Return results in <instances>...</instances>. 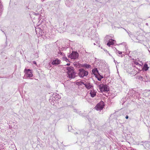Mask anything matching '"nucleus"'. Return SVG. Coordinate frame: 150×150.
<instances>
[{"instance_id": "nucleus-15", "label": "nucleus", "mask_w": 150, "mask_h": 150, "mask_svg": "<svg viewBox=\"0 0 150 150\" xmlns=\"http://www.w3.org/2000/svg\"><path fill=\"white\" fill-rule=\"evenodd\" d=\"M144 79L145 81L148 82L150 81V79H149V76L146 75L145 76L144 78Z\"/></svg>"}, {"instance_id": "nucleus-29", "label": "nucleus", "mask_w": 150, "mask_h": 150, "mask_svg": "<svg viewBox=\"0 0 150 150\" xmlns=\"http://www.w3.org/2000/svg\"><path fill=\"white\" fill-rule=\"evenodd\" d=\"M74 112H76V109H74Z\"/></svg>"}, {"instance_id": "nucleus-12", "label": "nucleus", "mask_w": 150, "mask_h": 150, "mask_svg": "<svg viewBox=\"0 0 150 150\" xmlns=\"http://www.w3.org/2000/svg\"><path fill=\"white\" fill-rule=\"evenodd\" d=\"M90 93L92 97H94L96 96V93L94 91H91Z\"/></svg>"}, {"instance_id": "nucleus-23", "label": "nucleus", "mask_w": 150, "mask_h": 150, "mask_svg": "<svg viewBox=\"0 0 150 150\" xmlns=\"http://www.w3.org/2000/svg\"><path fill=\"white\" fill-rule=\"evenodd\" d=\"M117 52L119 53V54H122V52H121L119 51H117Z\"/></svg>"}, {"instance_id": "nucleus-14", "label": "nucleus", "mask_w": 150, "mask_h": 150, "mask_svg": "<svg viewBox=\"0 0 150 150\" xmlns=\"http://www.w3.org/2000/svg\"><path fill=\"white\" fill-rule=\"evenodd\" d=\"M92 72L94 74L97 73H98V70L97 69V68L93 69L92 70Z\"/></svg>"}, {"instance_id": "nucleus-19", "label": "nucleus", "mask_w": 150, "mask_h": 150, "mask_svg": "<svg viewBox=\"0 0 150 150\" xmlns=\"http://www.w3.org/2000/svg\"><path fill=\"white\" fill-rule=\"evenodd\" d=\"M78 84L80 85H82L83 84L84 85L85 83L83 82V81H80L78 82Z\"/></svg>"}, {"instance_id": "nucleus-10", "label": "nucleus", "mask_w": 150, "mask_h": 150, "mask_svg": "<svg viewBox=\"0 0 150 150\" xmlns=\"http://www.w3.org/2000/svg\"><path fill=\"white\" fill-rule=\"evenodd\" d=\"M114 40L112 39H110L109 42L107 43V45L110 46L111 45H112L114 44L113 41Z\"/></svg>"}, {"instance_id": "nucleus-3", "label": "nucleus", "mask_w": 150, "mask_h": 150, "mask_svg": "<svg viewBox=\"0 0 150 150\" xmlns=\"http://www.w3.org/2000/svg\"><path fill=\"white\" fill-rule=\"evenodd\" d=\"M88 74V72L85 71L83 69H79L78 75L81 77H83L85 76H86Z\"/></svg>"}, {"instance_id": "nucleus-17", "label": "nucleus", "mask_w": 150, "mask_h": 150, "mask_svg": "<svg viewBox=\"0 0 150 150\" xmlns=\"http://www.w3.org/2000/svg\"><path fill=\"white\" fill-rule=\"evenodd\" d=\"M83 66L87 68H90L91 67V66L90 65L86 64H84L83 65Z\"/></svg>"}, {"instance_id": "nucleus-7", "label": "nucleus", "mask_w": 150, "mask_h": 150, "mask_svg": "<svg viewBox=\"0 0 150 150\" xmlns=\"http://www.w3.org/2000/svg\"><path fill=\"white\" fill-rule=\"evenodd\" d=\"M52 100H57L60 98V96L57 93L54 94L52 95Z\"/></svg>"}, {"instance_id": "nucleus-26", "label": "nucleus", "mask_w": 150, "mask_h": 150, "mask_svg": "<svg viewBox=\"0 0 150 150\" xmlns=\"http://www.w3.org/2000/svg\"><path fill=\"white\" fill-rule=\"evenodd\" d=\"M33 63L34 64H36V62H35V61H33Z\"/></svg>"}, {"instance_id": "nucleus-13", "label": "nucleus", "mask_w": 150, "mask_h": 150, "mask_svg": "<svg viewBox=\"0 0 150 150\" xmlns=\"http://www.w3.org/2000/svg\"><path fill=\"white\" fill-rule=\"evenodd\" d=\"M149 67L148 66V65L147 64H145L143 68V69L145 71H147Z\"/></svg>"}, {"instance_id": "nucleus-6", "label": "nucleus", "mask_w": 150, "mask_h": 150, "mask_svg": "<svg viewBox=\"0 0 150 150\" xmlns=\"http://www.w3.org/2000/svg\"><path fill=\"white\" fill-rule=\"evenodd\" d=\"M78 56L79 54L77 52H73L68 56V57L72 59H75L78 57Z\"/></svg>"}, {"instance_id": "nucleus-27", "label": "nucleus", "mask_w": 150, "mask_h": 150, "mask_svg": "<svg viewBox=\"0 0 150 150\" xmlns=\"http://www.w3.org/2000/svg\"><path fill=\"white\" fill-rule=\"evenodd\" d=\"M108 54L109 55V56H112L108 52Z\"/></svg>"}, {"instance_id": "nucleus-30", "label": "nucleus", "mask_w": 150, "mask_h": 150, "mask_svg": "<svg viewBox=\"0 0 150 150\" xmlns=\"http://www.w3.org/2000/svg\"><path fill=\"white\" fill-rule=\"evenodd\" d=\"M78 133L77 132H76V133H75L74 134H75V135H76V134H78Z\"/></svg>"}, {"instance_id": "nucleus-24", "label": "nucleus", "mask_w": 150, "mask_h": 150, "mask_svg": "<svg viewBox=\"0 0 150 150\" xmlns=\"http://www.w3.org/2000/svg\"><path fill=\"white\" fill-rule=\"evenodd\" d=\"M59 54H60V55H62L64 56V54H63V53L62 52H60L59 53Z\"/></svg>"}, {"instance_id": "nucleus-2", "label": "nucleus", "mask_w": 150, "mask_h": 150, "mask_svg": "<svg viewBox=\"0 0 150 150\" xmlns=\"http://www.w3.org/2000/svg\"><path fill=\"white\" fill-rule=\"evenodd\" d=\"M98 86L101 92L108 91L109 90V87L106 84H100Z\"/></svg>"}, {"instance_id": "nucleus-20", "label": "nucleus", "mask_w": 150, "mask_h": 150, "mask_svg": "<svg viewBox=\"0 0 150 150\" xmlns=\"http://www.w3.org/2000/svg\"><path fill=\"white\" fill-rule=\"evenodd\" d=\"M143 77H142L141 76H140L139 77V79L140 80H143Z\"/></svg>"}, {"instance_id": "nucleus-18", "label": "nucleus", "mask_w": 150, "mask_h": 150, "mask_svg": "<svg viewBox=\"0 0 150 150\" xmlns=\"http://www.w3.org/2000/svg\"><path fill=\"white\" fill-rule=\"evenodd\" d=\"M62 59L63 60L66 61L67 62H69V59L65 56H64V57H63Z\"/></svg>"}, {"instance_id": "nucleus-22", "label": "nucleus", "mask_w": 150, "mask_h": 150, "mask_svg": "<svg viewBox=\"0 0 150 150\" xmlns=\"http://www.w3.org/2000/svg\"><path fill=\"white\" fill-rule=\"evenodd\" d=\"M109 37H110V36H108H108H107L105 38V39L106 40V39H107L108 38H109Z\"/></svg>"}, {"instance_id": "nucleus-25", "label": "nucleus", "mask_w": 150, "mask_h": 150, "mask_svg": "<svg viewBox=\"0 0 150 150\" xmlns=\"http://www.w3.org/2000/svg\"><path fill=\"white\" fill-rule=\"evenodd\" d=\"M126 119H128L129 118V117L128 115H126L125 117Z\"/></svg>"}, {"instance_id": "nucleus-5", "label": "nucleus", "mask_w": 150, "mask_h": 150, "mask_svg": "<svg viewBox=\"0 0 150 150\" xmlns=\"http://www.w3.org/2000/svg\"><path fill=\"white\" fill-rule=\"evenodd\" d=\"M24 72L25 73V75L27 77H31L33 76L32 71L30 69H25Z\"/></svg>"}, {"instance_id": "nucleus-21", "label": "nucleus", "mask_w": 150, "mask_h": 150, "mask_svg": "<svg viewBox=\"0 0 150 150\" xmlns=\"http://www.w3.org/2000/svg\"><path fill=\"white\" fill-rule=\"evenodd\" d=\"M134 63L136 65H139L140 66H141V65L140 64H139V63H138L137 62H135Z\"/></svg>"}, {"instance_id": "nucleus-9", "label": "nucleus", "mask_w": 150, "mask_h": 150, "mask_svg": "<svg viewBox=\"0 0 150 150\" xmlns=\"http://www.w3.org/2000/svg\"><path fill=\"white\" fill-rule=\"evenodd\" d=\"M84 85L85 87L88 89H89L93 88V86L92 84L89 82H86L85 83Z\"/></svg>"}, {"instance_id": "nucleus-32", "label": "nucleus", "mask_w": 150, "mask_h": 150, "mask_svg": "<svg viewBox=\"0 0 150 150\" xmlns=\"http://www.w3.org/2000/svg\"><path fill=\"white\" fill-rule=\"evenodd\" d=\"M105 51L106 52H108V51L107 50H105Z\"/></svg>"}, {"instance_id": "nucleus-8", "label": "nucleus", "mask_w": 150, "mask_h": 150, "mask_svg": "<svg viewBox=\"0 0 150 150\" xmlns=\"http://www.w3.org/2000/svg\"><path fill=\"white\" fill-rule=\"evenodd\" d=\"M60 60L57 59L55 60H52L51 64H52L54 65H58L60 64Z\"/></svg>"}, {"instance_id": "nucleus-11", "label": "nucleus", "mask_w": 150, "mask_h": 150, "mask_svg": "<svg viewBox=\"0 0 150 150\" xmlns=\"http://www.w3.org/2000/svg\"><path fill=\"white\" fill-rule=\"evenodd\" d=\"M74 3L73 1H72L70 3L68 1H67L66 2V4L69 7L71 6Z\"/></svg>"}, {"instance_id": "nucleus-33", "label": "nucleus", "mask_w": 150, "mask_h": 150, "mask_svg": "<svg viewBox=\"0 0 150 150\" xmlns=\"http://www.w3.org/2000/svg\"><path fill=\"white\" fill-rule=\"evenodd\" d=\"M94 45H96L95 43H94Z\"/></svg>"}, {"instance_id": "nucleus-31", "label": "nucleus", "mask_w": 150, "mask_h": 150, "mask_svg": "<svg viewBox=\"0 0 150 150\" xmlns=\"http://www.w3.org/2000/svg\"><path fill=\"white\" fill-rule=\"evenodd\" d=\"M146 25H148V23H146Z\"/></svg>"}, {"instance_id": "nucleus-4", "label": "nucleus", "mask_w": 150, "mask_h": 150, "mask_svg": "<svg viewBox=\"0 0 150 150\" xmlns=\"http://www.w3.org/2000/svg\"><path fill=\"white\" fill-rule=\"evenodd\" d=\"M104 103L103 101H100L95 107V109L97 110H101L104 107Z\"/></svg>"}, {"instance_id": "nucleus-34", "label": "nucleus", "mask_w": 150, "mask_h": 150, "mask_svg": "<svg viewBox=\"0 0 150 150\" xmlns=\"http://www.w3.org/2000/svg\"><path fill=\"white\" fill-rule=\"evenodd\" d=\"M114 61L115 62V60H114Z\"/></svg>"}, {"instance_id": "nucleus-35", "label": "nucleus", "mask_w": 150, "mask_h": 150, "mask_svg": "<svg viewBox=\"0 0 150 150\" xmlns=\"http://www.w3.org/2000/svg\"><path fill=\"white\" fill-rule=\"evenodd\" d=\"M125 30L126 31H126V29H125Z\"/></svg>"}, {"instance_id": "nucleus-28", "label": "nucleus", "mask_w": 150, "mask_h": 150, "mask_svg": "<svg viewBox=\"0 0 150 150\" xmlns=\"http://www.w3.org/2000/svg\"><path fill=\"white\" fill-rule=\"evenodd\" d=\"M70 65V64L69 63H68V64H67L66 65H65V66H66V65H67V66H69V65Z\"/></svg>"}, {"instance_id": "nucleus-1", "label": "nucleus", "mask_w": 150, "mask_h": 150, "mask_svg": "<svg viewBox=\"0 0 150 150\" xmlns=\"http://www.w3.org/2000/svg\"><path fill=\"white\" fill-rule=\"evenodd\" d=\"M66 68L68 75L67 77L70 79L74 78L76 76V73L74 71V68L72 67H67Z\"/></svg>"}, {"instance_id": "nucleus-16", "label": "nucleus", "mask_w": 150, "mask_h": 150, "mask_svg": "<svg viewBox=\"0 0 150 150\" xmlns=\"http://www.w3.org/2000/svg\"><path fill=\"white\" fill-rule=\"evenodd\" d=\"M96 77L97 78L98 80L99 81H101V79L103 78V76H102L100 75L96 76Z\"/></svg>"}]
</instances>
